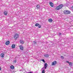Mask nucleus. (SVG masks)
I'll return each instance as SVG.
<instances>
[{
    "label": "nucleus",
    "instance_id": "25",
    "mask_svg": "<svg viewBox=\"0 0 73 73\" xmlns=\"http://www.w3.org/2000/svg\"><path fill=\"white\" fill-rule=\"evenodd\" d=\"M69 66L71 68L72 66V64H69Z\"/></svg>",
    "mask_w": 73,
    "mask_h": 73
},
{
    "label": "nucleus",
    "instance_id": "26",
    "mask_svg": "<svg viewBox=\"0 0 73 73\" xmlns=\"http://www.w3.org/2000/svg\"><path fill=\"white\" fill-rule=\"evenodd\" d=\"M16 38H15V40H16V39H17V38H19V36L15 37Z\"/></svg>",
    "mask_w": 73,
    "mask_h": 73
},
{
    "label": "nucleus",
    "instance_id": "29",
    "mask_svg": "<svg viewBox=\"0 0 73 73\" xmlns=\"http://www.w3.org/2000/svg\"><path fill=\"white\" fill-rule=\"evenodd\" d=\"M1 70V67H0V70Z\"/></svg>",
    "mask_w": 73,
    "mask_h": 73
},
{
    "label": "nucleus",
    "instance_id": "15",
    "mask_svg": "<svg viewBox=\"0 0 73 73\" xmlns=\"http://www.w3.org/2000/svg\"><path fill=\"white\" fill-rule=\"evenodd\" d=\"M4 15H7L8 14V12L6 11H5L3 13Z\"/></svg>",
    "mask_w": 73,
    "mask_h": 73
},
{
    "label": "nucleus",
    "instance_id": "5",
    "mask_svg": "<svg viewBox=\"0 0 73 73\" xmlns=\"http://www.w3.org/2000/svg\"><path fill=\"white\" fill-rule=\"evenodd\" d=\"M49 4L51 7H53L54 5H53V3L52 2H50Z\"/></svg>",
    "mask_w": 73,
    "mask_h": 73
},
{
    "label": "nucleus",
    "instance_id": "17",
    "mask_svg": "<svg viewBox=\"0 0 73 73\" xmlns=\"http://www.w3.org/2000/svg\"><path fill=\"white\" fill-rule=\"evenodd\" d=\"M48 21H49V22H50V23H52V22L53 21V20L52 19H48Z\"/></svg>",
    "mask_w": 73,
    "mask_h": 73
},
{
    "label": "nucleus",
    "instance_id": "2",
    "mask_svg": "<svg viewBox=\"0 0 73 73\" xmlns=\"http://www.w3.org/2000/svg\"><path fill=\"white\" fill-rule=\"evenodd\" d=\"M47 66H48V64H44V67L42 68V69H46V68H47Z\"/></svg>",
    "mask_w": 73,
    "mask_h": 73
},
{
    "label": "nucleus",
    "instance_id": "6",
    "mask_svg": "<svg viewBox=\"0 0 73 73\" xmlns=\"http://www.w3.org/2000/svg\"><path fill=\"white\" fill-rule=\"evenodd\" d=\"M10 44V41H7L6 42L5 44L7 45H8Z\"/></svg>",
    "mask_w": 73,
    "mask_h": 73
},
{
    "label": "nucleus",
    "instance_id": "28",
    "mask_svg": "<svg viewBox=\"0 0 73 73\" xmlns=\"http://www.w3.org/2000/svg\"><path fill=\"white\" fill-rule=\"evenodd\" d=\"M56 65V64H52V66H54V65Z\"/></svg>",
    "mask_w": 73,
    "mask_h": 73
},
{
    "label": "nucleus",
    "instance_id": "9",
    "mask_svg": "<svg viewBox=\"0 0 73 73\" xmlns=\"http://www.w3.org/2000/svg\"><path fill=\"white\" fill-rule=\"evenodd\" d=\"M19 48H20V49L21 50H23L24 49V47H23V45H22L21 46H19Z\"/></svg>",
    "mask_w": 73,
    "mask_h": 73
},
{
    "label": "nucleus",
    "instance_id": "10",
    "mask_svg": "<svg viewBox=\"0 0 73 73\" xmlns=\"http://www.w3.org/2000/svg\"><path fill=\"white\" fill-rule=\"evenodd\" d=\"M58 6L60 8V9H61V8H62L63 7V6H64V5L62 4H60Z\"/></svg>",
    "mask_w": 73,
    "mask_h": 73
},
{
    "label": "nucleus",
    "instance_id": "22",
    "mask_svg": "<svg viewBox=\"0 0 73 73\" xmlns=\"http://www.w3.org/2000/svg\"><path fill=\"white\" fill-rule=\"evenodd\" d=\"M13 63L15 64L17 62V60H14L13 61Z\"/></svg>",
    "mask_w": 73,
    "mask_h": 73
},
{
    "label": "nucleus",
    "instance_id": "12",
    "mask_svg": "<svg viewBox=\"0 0 73 73\" xmlns=\"http://www.w3.org/2000/svg\"><path fill=\"white\" fill-rule=\"evenodd\" d=\"M44 56L45 57H49V55L48 54H44Z\"/></svg>",
    "mask_w": 73,
    "mask_h": 73
},
{
    "label": "nucleus",
    "instance_id": "14",
    "mask_svg": "<svg viewBox=\"0 0 73 73\" xmlns=\"http://www.w3.org/2000/svg\"><path fill=\"white\" fill-rule=\"evenodd\" d=\"M40 6L39 5H36V8L37 9H38V8H40Z\"/></svg>",
    "mask_w": 73,
    "mask_h": 73
},
{
    "label": "nucleus",
    "instance_id": "18",
    "mask_svg": "<svg viewBox=\"0 0 73 73\" xmlns=\"http://www.w3.org/2000/svg\"><path fill=\"white\" fill-rule=\"evenodd\" d=\"M66 62H67V63H68L69 64H73V63L72 62H69L68 61H66Z\"/></svg>",
    "mask_w": 73,
    "mask_h": 73
},
{
    "label": "nucleus",
    "instance_id": "13",
    "mask_svg": "<svg viewBox=\"0 0 73 73\" xmlns=\"http://www.w3.org/2000/svg\"><path fill=\"white\" fill-rule=\"evenodd\" d=\"M20 42L21 44H23L24 43V42L22 40H20Z\"/></svg>",
    "mask_w": 73,
    "mask_h": 73
},
{
    "label": "nucleus",
    "instance_id": "30",
    "mask_svg": "<svg viewBox=\"0 0 73 73\" xmlns=\"http://www.w3.org/2000/svg\"><path fill=\"white\" fill-rule=\"evenodd\" d=\"M35 73H37V72L36 71V72H35Z\"/></svg>",
    "mask_w": 73,
    "mask_h": 73
},
{
    "label": "nucleus",
    "instance_id": "3",
    "mask_svg": "<svg viewBox=\"0 0 73 73\" xmlns=\"http://www.w3.org/2000/svg\"><path fill=\"white\" fill-rule=\"evenodd\" d=\"M35 25L36 27H38V28H41V25H40L38 23H36Z\"/></svg>",
    "mask_w": 73,
    "mask_h": 73
},
{
    "label": "nucleus",
    "instance_id": "19",
    "mask_svg": "<svg viewBox=\"0 0 73 73\" xmlns=\"http://www.w3.org/2000/svg\"><path fill=\"white\" fill-rule=\"evenodd\" d=\"M42 73H45V69H43L42 68Z\"/></svg>",
    "mask_w": 73,
    "mask_h": 73
},
{
    "label": "nucleus",
    "instance_id": "8",
    "mask_svg": "<svg viewBox=\"0 0 73 73\" xmlns=\"http://www.w3.org/2000/svg\"><path fill=\"white\" fill-rule=\"evenodd\" d=\"M60 8L59 7V6H58L56 7L55 9H56V10L57 11H58V10H60Z\"/></svg>",
    "mask_w": 73,
    "mask_h": 73
},
{
    "label": "nucleus",
    "instance_id": "23",
    "mask_svg": "<svg viewBox=\"0 0 73 73\" xmlns=\"http://www.w3.org/2000/svg\"><path fill=\"white\" fill-rule=\"evenodd\" d=\"M41 61H42L44 62V64H45V61L44 59H42L41 60Z\"/></svg>",
    "mask_w": 73,
    "mask_h": 73
},
{
    "label": "nucleus",
    "instance_id": "32",
    "mask_svg": "<svg viewBox=\"0 0 73 73\" xmlns=\"http://www.w3.org/2000/svg\"><path fill=\"white\" fill-rule=\"evenodd\" d=\"M28 73H30V72H28Z\"/></svg>",
    "mask_w": 73,
    "mask_h": 73
},
{
    "label": "nucleus",
    "instance_id": "11",
    "mask_svg": "<svg viewBox=\"0 0 73 73\" xmlns=\"http://www.w3.org/2000/svg\"><path fill=\"white\" fill-rule=\"evenodd\" d=\"M33 42L34 44H37V41L36 40L33 41Z\"/></svg>",
    "mask_w": 73,
    "mask_h": 73
},
{
    "label": "nucleus",
    "instance_id": "21",
    "mask_svg": "<svg viewBox=\"0 0 73 73\" xmlns=\"http://www.w3.org/2000/svg\"><path fill=\"white\" fill-rule=\"evenodd\" d=\"M15 46H16L15 45V44H13L12 46L11 47L12 48H15Z\"/></svg>",
    "mask_w": 73,
    "mask_h": 73
},
{
    "label": "nucleus",
    "instance_id": "1",
    "mask_svg": "<svg viewBox=\"0 0 73 73\" xmlns=\"http://www.w3.org/2000/svg\"><path fill=\"white\" fill-rule=\"evenodd\" d=\"M63 13L65 15H69L70 13V11L68 10H65L64 11Z\"/></svg>",
    "mask_w": 73,
    "mask_h": 73
},
{
    "label": "nucleus",
    "instance_id": "27",
    "mask_svg": "<svg viewBox=\"0 0 73 73\" xmlns=\"http://www.w3.org/2000/svg\"><path fill=\"white\" fill-rule=\"evenodd\" d=\"M58 35H61V33H59Z\"/></svg>",
    "mask_w": 73,
    "mask_h": 73
},
{
    "label": "nucleus",
    "instance_id": "4",
    "mask_svg": "<svg viewBox=\"0 0 73 73\" xmlns=\"http://www.w3.org/2000/svg\"><path fill=\"white\" fill-rule=\"evenodd\" d=\"M5 53V52H3L1 54L0 56L2 57V58H3L4 57V54Z\"/></svg>",
    "mask_w": 73,
    "mask_h": 73
},
{
    "label": "nucleus",
    "instance_id": "16",
    "mask_svg": "<svg viewBox=\"0 0 73 73\" xmlns=\"http://www.w3.org/2000/svg\"><path fill=\"white\" fill-rule=\"evenodd\" d=\"M10 68L12 69H15V67L13 65H11L10 66Z\"/></svg>",
    "mask_w": 73,
    "mask_h": 73
},
{
    "label": "nucleus",
    "instance_id": "31",
    "mask_svg": "<svg viewBox=\"0 0 73 73\" xmlns=\"http://www.w3.org/2000/svg\"><path fill=\"white\" fill-rule=\"evenodd\" d=\"M44 64H47V63H45Z\"/></svg>",
    "mask_w": 73,
    "mask_h": 73
},
{
    "label": "nucleus",
    "instance_id": "24",
    "mask_svg": "<svg viewBox=\"0 0 73 73\" xmlns=\"http://www.w3.org/2000/svg\"><path fill=\"white\" fill-rule=\"evenodd\" d=\"M61 59H62V60H63L64 59V56H61L60 57Z\"/></svg>",
    "mask_w": 73,
    "mask_h": 73
},
{
    "label": "nucleus",
    "instance_id": "7",
    "mask_svg": "<svg viewBox=\"0 0 73 73\" xmlns=\"http://www.w3.org/2000/svg\"><path fill=\"white\" fill-rule=\"evenodd\" d=\"M19 35L18 34H16L14 36V38H16V37H19Z\"/></svg>",
    "mask_w": 73,
    "mask_h": 73
},
{
    "label": "nucleus",
    "instance_id": "20",
    "mask_svg": "<svg viewBox=\"0 0 73 73\" xmlns=\"http://www.w3.org/2000/svg\"><path fill=\"white\" fill-rule=\"evenodd\" d=\"M57 64V62L56 61H54L52 63V64Z\"/></svg>",
    "mask_w": 73,
    "mask_h": 73
}]
</instances>
